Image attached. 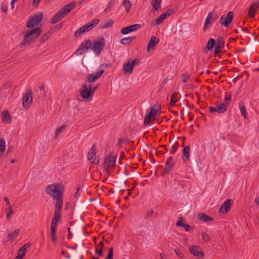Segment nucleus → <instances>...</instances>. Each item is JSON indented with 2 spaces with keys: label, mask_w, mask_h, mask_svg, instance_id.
Listing matches in <instances>:
<instances>
[{
  "label": "nucleus",
  "mask_w": 259,
  "mask_h": 259,
  "mask_svg": "<svg viewBox=\"0 0 259 259\" xmlns=\"http://www.w3.org/2000/svg\"><path fill=\"white\" fill-rule=\"evenodd\" d=\"M1 10L4 13H6L8 11L7 10V7L5 6H3L2 8H1Z\"/></svg>",
  "instance_id": "nucleus-64"
},
{
  "label": "nucleus",
  "mask_w": 259,
  "mask_h": 259,
  "mask_svg": "<svg viewBox=\"0 0 259 259\" xmlns=\"http://www.w3.org/2000/svg\"><path fill=\"white\" fill-rule=\"evenodd\" d=\"M175 162L172 157L168 158L165 163V166L163 170L164 174H167L169 173L170 169L173 167Z\"/></svg>",
  "instance_id": "nucleus-18"
},
{
  "label": "nucleus",
  "mask_w": 259,
  "mask_h": 259,
  "mask_svg": "<svg viewBox=\"0 0 259 259\" xmlns=\"http://www.w3.org/2000/svg\"><path fill=\"white\" fill-rule=\"evenodd\" d=\"M233 201L231 199H228L220 208L219 212L222 214H225L231 209Z\"/></svg>",
  "instance_id": "nucleus-14"
},
{
  "label": "nucleus",
  "mask_w": 259,
  "mask_h": 259,
  "mask_svg": "<svg viewBox=\"0 0 259 259\" xmlns=\"http://www.w3.org/2000/svg\"><path fill=\"white\" fill-rule=\"evenodd\" d=\"M122 5L127 13H128L131 9L132 3L130 0H124L122 2Z\"/></svg>",
  "instance_id": "nucleus-33"
},
{
  "label": "nucleus",
  "mask_w": 259,
  "mask_h": 259,
  "mask_svg": "<svg viewBox=\"0 0 259 259\" xmlns=\"http://www.w3.org/2000/svg\"><path fill=\"white\" fill-rule=\"evenodd\" d=\"M160 109V107L158 104L154 105L153 107H151L150 112L149 113H151V115H152L153 117H156L157 115V112ZM159 114H158V115Z\"/></svg>",
  "instance_id": "nucleus-30"
},
{
  "label": "nucleus",
  "mask_w": 259,
  "mask_h": 259,
  "mask_svg": "<svg viewBox=\"0 0 259 259\" xmlns=\"http://www.w3.org/2000/svg\"><path fill=\"white\" fill-rule=\"evenodd\" d=\"M104 72V70H101L100 71L96 72L95 74H89L87 77V81L90 82H93L97 80L101 75Z\"/></svg>",
  "instance_id": "nucleus-16"
},
{
  "label": "nucleus",
  "mask_w": 259,
  "mask_h": 259,
  "mask_svg": "<svg viewBox=\"0 0 259 259\" xmlns=\"http://www.w3.org/2000/svg\"><path fill=\"white\" fill-rule=\"evenodd\" d=\"M177 9H169L167 11H166L165 12H164V14L166 15L165 16L167 17H168L170 15L174 14L177 11Z\"/></svg>",
  "instance_id": "nucleus-46"
},
{
  "label": "nucleus",
  "mask_w": 259,
  "mask_h": 259,
  "mask_svg": "<svg viewBox=\"0 0 259 259\" xmlns=\"http://www.w3.org/2000/svg\"><path fill=\"white\" fill-rule=\"evenodd\" d=\"M239 78H240L238 75H236L234 77L232 78V80L234 82H236L239 80Z\"/></svg>",
  "instance_id": "nucleus-62"
},
{
  "label": "nucleus",
  "mask_w": 259,
  "mask_h": 259,
  "mask_svg": "<svg viewBox=\"0 0 259 259\" xmlns=\"http://www.w3.org/2000/svg\"><path fill=\"white\" fill-rule=\"evenodd\" d=\"M228 102H224L217 105L219 113L225 112L227 109Z\"/></svg>",
  "instance_id": "nucleus-28"
},
{
  "label": "nucleus",
  "mask_w": 259,
  "mask_h": 259,
  "mask_svg": "<svg viewBox=\"0 0 259 259\" xmlns=\"http://www.w3.org/2000/svg\"><path fill=\"white\" fill-rule=\"evenodd\" d=\"M65 16H66V15L64 12L60 10L53 18L51 19V23L52 24H55L61 20Z\"/></svg>",
  "instance_id": "nucleus-20"
},
{
  "label": "nucleus",
  "mask_w": 259,
  "mask_h": 259,
  "mask_svg": "<svg viewBox=\"0 0 259 259\" xmlns=\"http://www.w3.org/2000/svg\"><path fill=\"white\" fill-rule=\"evenodd\" d=\"M2 119L3 122L10 123L12 122V118L9 112L7 111H4L2 112Z\"/></svg>",
  "instance_id": "nucleus-24"
},
{
  "label": "nucleus",
  "mask_w": 259,
  "mask_h": 259,
  "mask_svg": "<svg viewBox=\"0 0 259 259\" xmlns=\"http://www.w3.org/2000/svg\"><path fill=\"white\" fill-rule=\"evenodd\" d=\"M51 235L52 237V239L53 241H55L56 240V232L55 231H51Z\"/></svg>",
  "instance_id": "nucleus-55"
},
{
  "label": "nucleus",
  "mask_w": 259,
  "mask_h": 259,
  "mask_svg": "<svg viewBox=\"0 0 259 259\" xmlns=\"http://www.w3.org/2000/svg\"><path fill=\"white\" fill-rule=\"evenodd\" d=\"M62 207V204H61L59 207H58L57 204L55 205V211L53 215L52 220H55L56 222L59 221L61 219L60 211Z\"/></svg>",
  "instance_id": "nucleus-22"
},
{
  "label": "nucleus",
  "mask_w": 259,
  "mask_h": 259,
  "mask_svg": "<svg viewBox=\"0 0 259 259\" xmlns=\"http://www.w3.org/2000/svg\"><path fill=\"white\" fill-rule=\"evenodd\" d=\"M49 36L48 35V34H46L40 38V41L41 43H43L49 38Z\"/></svg>",
  "instance_id": "nucleus-53"
},
{
  "label": "nucleus",
  "mask_w": 259,
  "mask_h": 259,
  "mask_svg": "<svg viewBox=\"0 0 259 259\" xmlns=\"http://www.w3.org/2000/svg\"><path fill=\"white\" fill-rule=\"evenodd\" d=\"M231 95H227L226 96L225 98V102H228V105L229 104V102L231 101Z\"/></svg>",
  "instance_id": "nucleus-58"
},
{
  "label": "nucleus",
  "mask_w": 259,
  "mask_h": 259,
  "mask_svg": "<svg viewBox=\"0 0 259 259\" xmlns=\"http://www.w3.org/2000/svg\"><path fill=\"white\" fill-rule=\"evenodd\" d=\"M76 3L75 2H71L70 3L67 4L64 8H63L62 10V11L64 12L66 16L67 14L69 13L76 6Z\"/></svg>",
  "instance_id": "nucleus-25"
},
{
  "label": "nucleus",
  "mask_w": 259,
  "mask_h": 259,
  "mask_svg": "<svg viewBox=\"0 0 259 259\" xmlns=\"http://www.w3.org/2000/svg\"><path fill=\"white\" fill-rule=\"evenodd\" d=\"M179 144L178 141H175L174 144L171 146L170 153L174 154L177 150Z\"/></svg>",
  "instance_id": "nucleus-42"
},
{
  "label": "nucleus",
  "mask_w": 259,
  "mask_h": 259,
  "mask_svg": "<svg viewBox=\"0 0 259 259\" xmlns=\"http://www.w3.org/2000/svg\"><path fill=\"white\" fill-rule=\"evenodd\" d=\"M153 214V211L152 210H151L147 212L145 218L146 219H148L149 218L151 217V215Z\"/></svg>",
  "instance_id": "nucleus-56"
},
{
  "label": "nucleus",
  "mask_w": 259,
  "mask_h": 259,
  "mask_svg": "<svg viewBox=\"0 0 259 259\" xmlns=\"http://www.w3.org/2000/svg\"><path fill=\"white\" fill-rule=\"evenodd\" d=\"M19 232L20 230L17 229L14 231L9 233L7 235L8 237L9 238V240L8 241H13L18 236Z\"/></svg>",
  "instance_id": "nucleus-31"
},
{
  "label": "nucleus",
  "mask_w": 259,
  "mask_h": 259,
  "mask_svg": "<svg viewBox=\"0 0 259 259\" xmlns=\"http://www.w3.org/2000/svg\"><path fill=\"white\" fill-rule=\"evenodd\" d=\"M225 42L223 37H219L217 40V45L215 46L214 54H217L220 52V50L224 47Z\"/></svg>",
  "instance_id": "nucleus-19"
},
{
  "label": "nucleus",
  "mask_w": 259,
  "mask_h": 259,
  "mask_svg": "<svg viewBox=\"0 0 259 259\" xmlns=\"http://www.w3.org/2000/svg\"><path fill=\"white\" fill-rule=\"evenodd\" d=\"M190 147L189 145L185 146L183 150L182 159L184 162L189 160Z\"/></svg>",
  "instance_id": "nucleus-23"
},
{
  "label": "nucleus",
  "mask_w": 259,
  "mask_h": 259,
  "mask_svg": "<svg viewBox=\"0 0 259 259\" xmlns=\"http://www.w3.org/2000/svg\"><path fill=\"white\" fill-rule=\"evenodd\" d=\"M113 248H110L109 249L107 257L105 259H113Z\"/></svg>",
  "instance_id": "nucleus-48"
},
{
  "label": "nucleus",
  "mask_w": 259,
  "mask_h": 259,
  "mask_svg": "<svg viewBox=\"0 0 259 259\" xmlns=\"http://www.w3.org/2000/svg\"><path fill=\"white\" fill-rule=\"evenodd\" d=\"M161 0H152L151 1V6L153 7V9L155 11H158L161 7Z\"/></svg>",
  "instance_id": "nucleus-29"
},
{
  "label": "nucleus",
  "mask_w": 259,
  "mask_h": 259,
  "mask_svg": "<svg viewBox=\"0 0 259 259\" xmlns=\"http://www.w3.org/2000/svg\"><path fill=\"white\" fill-rule=\"evenodd\" d=\"M256 13V11L255 9L253 8V7H250L248 12L249 17L250 18L254 17Z\"/></svg>",
  "instance_id": "nucleus-40"
},
{
  "label": "nucleus",
  "mask_w": 259,
  "mask_h": 259,
  "mask_svg": "<svg viewBox=\"0 0 259 259\" xmlns=\"http://www.w3.org/2000/svg\"><path fill=\"white\" fill-rule=\"evenodd\" d=\"M66 126L65 125H63L60 128H57L56 130V131H55V138H56L58 136V135L60 134V133L61 132V131L62 130L65 129Z\"/></svg>",
  "instance_id": "nucleus-49"
},
{
  "label": "nucleus",
  "mask_w": 259,
  "mask_h": 259,
  "mask_svg": "<svg viewBox=\"0 0 259 259\" xmlns=\"http://www.w3.org/2000/svg\"><path fill=\"white\" fill-rule=\"evenodd\" d=\"M214 14V11H211L210 12H209L204 23V25L203 27V31L204 32L206 31V29H207L209 27L211 24L214 22L216 18L213 17Z\"/></svg>",
  "instance_id": "nucleus-12"
},
{
  "label": "nucleus",
  "mask_w": 259,
  "mask_h": 259,
  "mask_svg": "<svg viewBox=\"0 0 259 259\" xmlns=\"http://www.w3.org/2000/svg\"><path fill=\"white\" fill-rule=\"evenodd\" d=\"M183 228L184 229H185V230L188 231H189L190 229H193V227L190 226V225H188L186 223H184L183 226Z\"/></svg>",
  "instance_id": "nucleus-54"
},
{
  "label": "nucleus",
  "mask_w": 259,
  "mask_h": 259,
  "mask_svg": "<svg viewBox=\"0 0 259 259\" xmlns=\"http://www.w3.org/2000/svg\"><path fill=\"white\" fill-rule=\"evenodd\" d=\"M43 15L41 13L34 15L32 17L30 18L27 23L26 26L28 28H32L38 25L42 20Z\"/></svg>",
  "instance_id": "nucleus-5"
},
{
  "label": "nucleus",
  "mask_w": 259,
  "mask_h": 259,
  "mask_svg": "<svg viewBox=\"0 0 259 259\" xmlns=\"http://www.w3.org/2000/svg\"><path fill=\"white\" fill-rule=\"evenodd\" d=\"M85 32L83 26L78 29L74 34V37H78L82 33Z\"/></svg>",
  "instance_id": "nucleus-45"
},
{
  "label": "nucleus",
  "mask_w": 259,
  "mask_h": 259,
  "mask_svg": "<svg viewBox=\"0 0 259 259\" xmlns=\"http://www.w3.org/2000/svg\"><path fill=\"white\" fill-rule=\"evenodd\" d=\"M84 250L79 249L76 252H72V257L73 259H82L83 257Z\"/></svg>",
  "instance_id": "nucleus-27"
},
{
  "label": "nucleus",
  "mask_w": 259,
  "mask_h": 259,
  "mask_svg": "<svg viewBox=\"0 0 259 259\" xmlns=\"http://www.w3.org/2000/svg\"><path fill=\"white\" fill-rule=\"evenodd\" d=\"M233 16L234 14L233 12H229L226 15H223L221 17L220 22L222 25L228 27L232 22Z\"/></svg>",
  "instance_id": "nucleus-7"
},
{
  "label": "nucleus",
  "mask_w": 259,
  "mask_h": 259,
  "mask_svg": "<svg viewBox=\"0 0 259 259\" xmlns=\"http://www.w3.org/2000/svg\"><path fill=\"white\" fill-rule=\"evenodd\" d=\"M135 38V36L125 37L120 40V43L124 45H127L131 44L132 40Z\"/></svg>",
  "instance_id": "nucleus-35"
},
{
  "label": "nucleus",
  "mask_w": 259,
  "mask_h": 259,
  "mask_svg": "<svg viewBox=\"0 0 259 259\" xmlns=\"http://www.w3.org/2000/svg\"><path fill=\"white\" fill-rule=\"evenodd\" d=\"M189 249L191 253L197 256L198 259H202L204 257V253L200 247L192 245L189 247Z\"/></svg>",
  "instance_id": "nucleus-9"
},
{
  "label": "nucleus",
  "mask_w": 259,
  "mask_h": 259,
  "mask_svg": "<svg viewBox=\"0 0 259 259\" xmlns=\"http://www.w3.org/2000/svg\"><path fill=\"white\" fill-rule=\"evenodd\" d=\"M64 185L62 183H56L48 186L46 188V193L56 200L58 207L63 203V192Z\"/></svg>",
  "instance_id": "nucleus-1"
},
{
  "label": "nucleus",
  "mask_w": 259,
  "mask_h": 259,
  "mask_svg": "<svg viewBox=\"0 0 259 259\" xmlns=\"http://www.w3.org/2000/svg\"><path fill=\"white\" fill-rule=\"evenodd\" d=\"M181 78L183 82H186L190 78V75L187 73H185L182 75Z\"/></svg>",
  "instance_id": "nucleus-47"
},
{
  "label": "nucleus",
  "mask_w": 259,
  "mask_h": 259,
  "mask_svg": "<svg viewBox=\"0 0 259 259\" xmlns=\"http://www.w3.org/2000/svg\"><path fill=\"white\" fill-rule=\"evenodd\" d=\"M41 29L36 27L29 31L24 36V38L20 45L21 47L26 45H30L34 42L41 33Z\"/></svg>",
  "instance_id": "nucleus-2"
},
{
  "label": "nucleus",
  "mask_w": 259,
  "mask_h": 259,
  "mask_svg": "<svg viewBox=\"0 0 259 259\" xmlns=\"http://www.w3.org/2000/svg\"><path fill=\"white\" fill-rule=\"evenodd\" d=\"M178 93L177 92H175L172 94L171 99L169 105L171 106H174L175 105V103L177 101L179 100V98L178 97Z\"/></svg>",
  "instance_id": "nucleus-34"
},
{
  "label": "nucleus",
  "mask_w": 259,
  "mask_h": 259,
  "mask_svg": "<svg viewBox=\"0 0 259 259\" xmlns=\"http://www.w3.org/2000/svg\"><path fill=\"white\" fill-rule=\"evenodd\" d=\"M152 116L151 113H149L148 115H146L144 121V125L147 126L149 123Z\"/></svg>",
  "instance_id": "nucleus-41"
},
{
  "label": "nucleus",
  "mask_w": 259,
  "mask_h": 259,
  "mask_svg": "<svg viewBox=\"0 0 259 259\" xmlns=\"http://www.w3.org/2000/svg\"><path fill=\"white\" fill-rule=\"evenodd\" d=\"M98 85H96L94 87H92L91 85V91L93 95H94V92L96 91V90L98 89Z\"/></svg>",
  "instance_id": "nucleus-57"
},
{
  "label": "nucleus",
  "mask_w": 259,
  "mask_h": 259,
  "mask_svg": "<svg viewBox=\"0 0 259 259\" xmlns=\"http://www.w3.org/2000/svg\"><path fill=\"white\" fill-rule=\"evenodd\" d=\"M31 245V243L28 242L25 244L19 250L18 253H19L20 255L22 256H24L26 253V249Z\"/></svg>",
  "instance_id": "nucleus-32"
},
{
  "label": "nucleus",
  "mask_w": 259,
  "mask_h": 259,
  "mask_svg": "<svg viewBox=\"0 0 259 259\" xmlns=\"http://www.w3.org/2000/svg\"><path fill=\"white\" fill-rule=\"evenodd\" d=\"M159 42L158 38L155 36H152L147 45V52L153 50L155 48V46Z\"/></svg>",
  "instance_id": "nucleus-17"
},
{
  "label": "nucleus",
  "mask_w": 259,
  "mask_h": 259,
  "mask_svg": "<svg viewBox=\"0 0 259 259\" xmlns=\"http://www.w3.org/2000/svg\"><path fill=\"white\" fill-rule=\"evenodd\" d=\"M32 102L31 91L29 90L23 98V106L25 109H28Z\"/></svg>",
  "instance_id": "nucleus-13"
},
{
  "label": "nucleus",
  "mask_w": 259,
  "mask_h": 259,
  "mask_svg": "<svg viewBox=\"0 0 259 259\" xmlns=\"http://www.w3.org/2000/svg\"><path fill=\"white\" fill-rule=\"evenodd\" d=\"M92 46V41L89 39H85L80 44L79 48L76 51V53L77 54H82L91 48Z\"/></svg>",
  "instance_id": "nucleus-11"
},
{
  "label": "nucleus",
  "mask_w": 259,
  "mask_h": 259,
  "mask_svg": "<svg viewBox=\"0 0 259 259\" xmlns=\"http://www.w3.org/2000/svg\"><path fill=\"white\" fill-rule=\"evenodd\" d=\"M96 154V148L95 145H93L90 149L88 154V159L91 163L98 164L99 162V159L95 157Z\"/></svg>",
  "instance_id": "nucleus-10"
},
{
  "label": "nucleus",
  "mask_w": 259,
  "mask_h": 259,
  "mask_svg": "<svg viewBox=\"0 0 259 259\" xmlns=\"http://www.w3.org/2000/svg\"><path fill=\"white\" fill-rule=\"evenodd\" d=\"M140 63L138 59H130L128 61L124 64L122 67V70L124 73L131 74L133 71V68L135 65L139 64Z\"/></svg>",
  "instance_id": "nucleus-4"
},
{
  "label": "nucleus",
  "mask_w": 259,
  "mask_h": 259,
  "mask_svg": "<svg viewBox=\"0 0 259 259\" xmlns=\"http://www.w3.org/2000/svg\"><path fill=\"white\" fill-rule=\"evenodd\" d=\"M202 238L205 242H208L210 240V236L206 233L202 232L201 233Z\"/></svg>",
  "instance_id": "nucleus-44"
},
{
  "label": "nucleus",
  "mask_w": 259,
  "mask_h": 259,
  "mask_svg": "<svg viewBox=\"0 0 259 259\" xmlns=\"http://www.w3.org/2000/svg\"><path fill=\"white\" fill-rule=\"evenodd\" d=\"M174 251L178 257L181 258H183L184 257V254L180 250L178 249H175Z\"/></svg>",
  "instance_id": "nucleus-50"
},
{
  "label": "nucleus",
  "mask_w": 259,
  "mask_h": 259,
  "mask_svg": "<svg viewBox=\"0 0 259 259\" xmlns=\"http://www.w3.org/2000/svg\"><path fill=\"white\" fill-rule=\"evenodd\" d=\"M185 223H183L181 221H178L177 223H176V225L177 226H181L183 227L184 224Z\"/></svg>",
  "instance_id": "nucleus-63"
},
{
  "label": "nucleus",
  "mask_w": 259,
  "mask_h": 259,
  "mask_svg": "<svg viewBox=\"0 0 259 259\" xmlns=\"http://www.w3.org/2000/svg\"><path fill=\"white\" fill-rule=\"evenodd\" d=\"M239 107H240V109L241 110V114H242V116H243V117L244 118H245V119L247 118V113L246 112L245 107V106H244V104H243V103L240 102L239 103Z\"/></svg>",
  "instance_id": "nucleus-38"
},
{
  "label": "nucleus",
  "mask_w": 259,
  "mask_h": 259,
  "mask_svg": "<svg viewBox=\"0 0 259 259\" xmlns=\"http://www.w3.org/2000/svg\"><path fill=\"white\" fill-rule=\"evenodd\" d=\"M80 95L83 99L92 98L93 95L91 91V85H83L80 91Z\"/></svg>",
  "instance_id": "nucleus-8"
},
{
  "label": "nucleus",
  "mask_w": 259,
  "mask_h": 259,
  "mask_svg": "<svg viewBox=\"0 0 259 259\" xmlns=\"http://www.w3.org/2000/svg\"><path fill=\"white\" fill-rule=\"evenodd\" d=\"M116 155L110 153L105 157L104 162V168L107 169H113L115 165Z\"/></svg>",
  "instance_id": "nucleus-3"
},
{
  "label": "nucleus",
  "mask_w": 259,
  "mask_h": 259,
  "mask_svg": "<svg viewBox=\"0 0 259 259\" xmlns=\"http://www.w3.org/2000/svg\"><path fill=\"white\" fill-rule=\"evenodd\" d=\"M208 109L210 112H217L218 113L217 105L215 107L209 106Z\"/></svg>",
  "instance_id": "nucleus-52"
},
{
  "label": "nucleus",
  "mask_w": 259,
  "mask_h": 259,
  "mask_svg": "<svg viewBox=\"0 0 259 259\" xmlns=\"http://www.w3.org/2000/svg\"><path fill=\"white\" fill-rule=\"evenodd\" d=\"M251 7H253V8H258L259 7V2H255L252 4V5Z\"/></svg>",
  "instance_id": "nucleus-60"
},
{
  "label": "nucleus",
  "mask_w": 259,
  "mask_h": 259,
  "mask_svg": "<svg viewBox=\"0 0 259 259\" xmlns=\"http://www.w3.org/2000/svg\"><path fill=\"white\" fill-rule=\"evenodd\" d=\"M198 218L199 220L204 222H209L213 220V219L212 218L205 213L198 214Z\"/></svg>",
  "instance_id": "nucleus-26"
},
{
  "label": "nucleus",
  "mask_w": 259,
  "mask_h": 259,
  "mask_svg": "<svg viewBox=\"0 0 259 259\" xmlns=\"http://www.w3.org/2000/svg\"><path fill=\"white\" fill-rule=\"evenodd\" d=\"M40 0H33V5L34 7H37Z\"/></svg>",
  "instance_id": "nucleus-61"
},
{
  "label": "nucleus",
  "mask_w": 259,
  "mask_h": 259,
  "mask_svg": "<svg viewBox=\"0 0 259 259\" xmlns=\"http://www.w3.org/2000/svg\"><path fill=\"white\" fill-rule=\"evenodd\" d=\"M141 28V25L139 24L132 25L127 27H124L121 30L122 34H126L128 33L137 31Z\"/></svg>",
  "instance_id": "nucleus-15"
},
{
  "label": "nucleus",
  "mask_w": 259,
  "mask_h": 259,
  "mask_svg": "<svg viewBox=\"0 0 259 259\" xmlns=\"http://www.w3.org/2000/svg\"><path fill=\"white\" fill-rule=\"evenodd\" d=\"M99 22V19H96L92 21V22L89 23L83 26V28L85 32H88L90 30L92 29L93 27L96 26Z\"/></svg>",
  "instance_id": "nucleus-21"
},
{
  "label": "nucleus",
  "mask_w": 259,
  "mask_h": 259,
  "mask_svg": "<svg viewBox=\"0 0 259 259\" xmlns=\"http://www.w3.org/2000/svg\"><path fill=\"white\" fill-rule=\"evenodd\" d=\"M105 44V40L103 37L95 40L92 47L93 52L97 55H99L103 50Z\"/></svg>",
  "instance_id": "nucleus-6"
},
{
  "label": "nucleus",
  "mask_w": 259,
  "mask_h": 259,
  "mask_svg": "<svg viewBox=\"0 0 259 259\" xmlns=\"http://www.w3.org/2000/svg\"><path fill=\"white\" fill-rule=\"evenodd\" d=\"M61 253L63 254L66 258L68 259H69L70 258V256L68 254H67V252L66 251L62 250Z\"/></svg>",
  "instance_id": "nucleus-59"
},
{
  "label": "nucleus",
  "mask_w": 259,
  "mask_h": 259,
  "mask_svg": "<svg viewBox=\"0 0 259 259\" xmlns=\"http://www.w3.org/2000/svg\"><path fill=\"white\" fill-rule=\"evenodd\" d=\"M5 141L4 139L1 138L0 139V157L3 155L5 150Z\"/></svg>",
  "instance_id": "nucleus-37"
},
{
  "label": "nucleus",
  "mask_w": 259,
  "mask_h": 259,
  "mask_svg": "<svg viewBox=\"0 0 259 259\" xmlns=\"http://www.w3.org/2000/svg\"><path fill=\"white\" fill-rule=\"evenodd\" d=\"M166 15L163 13L161 14L155 20V25H159L161 24L163 21L167 18L165 16Z\"/></svg>",
  "instance_id": "nucleus-36"
},
{
  "label": "nucleus",
  "mask_w": 259,
  "mask_h": 259,
  "mask_svg": "<svg viewBox=\"0 0 259 259\" xmlns=\"http://www.w3.org/2000/svg\"><path fill=\"white\" fill-rule=\"evenodd\" d=\"M215 39L213 38H210L208 40L207 45V48L208 50H210L213 47L214 44H215Z\"/></svg>",
  "instance_id": "nucleus-39"
},
{
  "label": "nucleus",
  "mask_w": 259,
  "mask_h": 259,
  "mask_svg": "<svg viewBox=\"0 0 259 259\" xmlns=\"http://www.w3.org/2000/svg\"><path fill=\"white\" fill-rule=\"evenodd\" d=\"M8 209L9 211L7 214V218L9 219L11 217V216L14 213V211L12 210L11 205H10V207H8Z\"/></svg>",
  "instance_id": "nucleus-51"
},
{
  "label": "nucleus",
  "mask_w": 259,
  "mask_h": 259,
  "mask_svg": "<svg viewBox=\"0 0 259 259\" xmlns=\"http://www.w3.org/2000/svg\"><path fill=\"white\" fill-rule=\"evenodd\" d=\"M113 22L112 20H108L106 21L102 27V28H106L110 27L112 26Z\"/></svg>",
  "instance_id": "nucleus-43"
}]
</instances>
